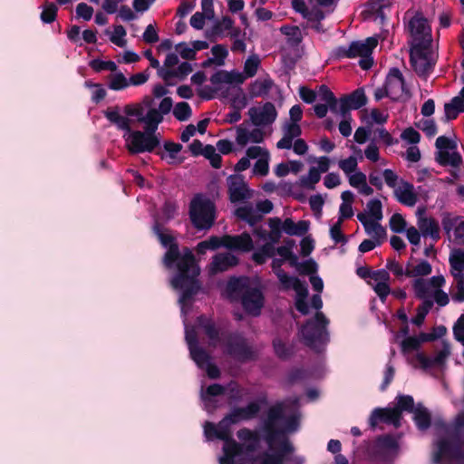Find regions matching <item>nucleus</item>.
<instances>
[{"mask_svg": "<svg viewBox=\"0 0 464 464\" xmlns=\"http://www.w3.org/2000/svg\"><path fill=\"white\" fill-rule=\"evenodd\" d=\"M420 231L423 237H430L437 242L440 238L439 222L433 218H421L418 221Z\"/></svg>", "mask_w": 464, "mask_h": 464, "instance_id": "25", "label": "nucleus"}, {"mask_svg": "<svg viewBox=\"0 0 464 464\" xmlns=\"http://www.w3.org/2000/svg\"><path fill=\"white\" fill-rule=\"evenodd\" d=\"M237 436L240 440L250 442L246 446V450L250 452L256 450V445L260 441L259 434L256 431L251 430L247 428H242L238 430Z\"/></svg>", "mask_w": 464, "mask_h": 464, "instance_id": "32", "label": "nucleus"}, {"mask_svg": "<svg viewBox=\"0 0 464 464\" xmlns=\"http://www.w3.org/2000/svg\"><path fill=\"white\" fill-rule=\"evenodd\" d=\"M90 67L95 72H102L104 70H108L111 72H115L117 70V65L112 61H102L100 59H93L90 62Z\"/></svg>", "mask_w": 464, "mask_h": 464, "instance_id": "57", "label": "nucleus"}, {"mask_svg": "<svg viewBox=\"0 0 464 464\" xmlns=\"http://www.w3.org/2000/svg\"><path fill=\"white\" fill-rule=\"evenodd\" d=\"M173 115L179 121H188L192 115L190 105L186 102H178L174 107Z\"/></svg>", "mask_w": 464, "mask_h": 464, "instance_id": "47", "label": "nucleus"}, {"mask_svg": "<svg viewBox=\"0 0 464 464\" xmlns=\"http://www.w3.org/2000/svg\"><path fill=\"white\" fill-rule=\"evenodd\" d=\"M261 406L257 401H250L245 407H235L231 411L226 414L217 425V439L227 440L233 439L231 426L241 420H250L255 419L260 412Z\"/></svg>", "mask_w": 464, "mask_h": 464, "instance_id": "6", "label": "nucleus"}, {"mask_svg": "<svg viewBox=\"0 0 464 464\" xmlns=\"http://www.w3.org/2000/svg\"><path fill=\"white\" fill-rule=\"evenodd\" d=\"M321 179L320 170L316 167H311L308 172V176L301 177L299 182L300 186L308 188L314 189L315 184L318 183Z\"/></svg>", "mask_w": 464, "mask_h": 464, "instance_id": "40", "label": "nucleus"}, {"mask_svg": "<svg viewBox=\"0 0 464 464\" xmlns=\"http://www.w3.org/2000/svg\"><path fill=\"white\" fill-rule=\"evenodd\" d=\"M281 32L289 37V40L295 45L302 41V34L297 26H283Z\"/></svg>", "mask_w": 464, "mask_h": 464, "instance_id": "63", "label": "nucleus"}, {"mask_svg": "<svg viewBox=\"0 0 464 464\" xmlns=\"http://www.w3.org/2000/svg\"><path fill=\"white\" fill-rule=\"evenodd\" d=\"M248 114L253 124L256 126L272 124L277 116L276 107L270 102H266L261 111H258L256 107L250 108Z\"/></svg>", "mask_w": 464, "mask_h": 464, "instance_id": "16", "label": "nucleus"}, {"mask_svg": "<svg viewBox=\"0 0 464 464\" xmlns=\"http://www.w3.org/2000/svg\"><path fill=\"white\" fill-rule=\"evenodd\" d=\"M203 156L208 159L210 165L215 169H220L222 166V157L216 152V148L210 144L204 147Z\"/></svg>", "mask_w": 464, "mask_h": 464, "instance_id": "49", "label": "nucleus"}, {"mask_svg": "<svg viewBox=\"0 0 464 464\" xmlns=\"http://www.w3.org/2000/svg\"><path fill=\"white\" fill-rule=\"evenodd\" d=\"M367 209L369 217L375 221L382 219V205L381 200L377 198L371 199L367 203Z\"/></svg>", "mask_w": 464, "mask_h": 464, "instance_id": "50", "label": "nucleus"}, {"mask_svg": "<svg viewBox=\"0 0 464 464\" xmlns=\"http://www.w3.org/2000/svg\"><path fill=\"white\" fill-rule=\"evenodd\" d=\"M433 306V301L427 299L422 301L421 304L417 308L416 315L411 319V323L417 326H420L425 320V317Z\"/></svg>", "mask_w": 464, "mask_h": 464, "instance_id": "41", "label": "nucleus"}, {"mask_svg": "<svg viewBox=\"0 0 464 464\" xmlns=\"http://www.w3.org/2000/svg\"><path fill=\"white\" fill-rule=\"evenodd\" d=\"M299 426L296 414H285L283 402L271 406L264 420L262 431L269 450L274 452L265 453L260 464H284L285 457L295 450L288 435L297 431Z\"/></svg>", "mask_w": 464, "mask_h": 464, "instance_id": "2", "label": "nucleus"}, {"mask_svg": "<svg viewBox=\"0 0 464 464\" xmlns=\"http://www.w3.org/2000/svg\"><path fill=\"white\" fill-rule=\"evenodd\" d=\"M221 246H224V236H211L208 239L198 243L196 252L198 255H205L207 250H217Z\"/></svg>", "mask_w": 464, "mask_h": 464, "instance_id": "34", "label": "nucleus"}, {"mask_svg": "<svg viewBox=\"0 0 464 464\" xmlns=\"http://www.w3.org/2000/svg\"><path fill=\"white\" fill-rule=\"evenodd\" d=\"M430 46L427 43L412 44L410 50V63L414 72L420 77H428L435 66L436 62L430 57Z\"/></svg>", "mask_w": 464, "mask_h": 464, "instance_id": "9", "label": "nucleus"}, {"mask_svg": "<svg viewBox=\"0 0 464 464\" xmlns=\"http://www.w3.org/2000/svg\"><path fill=\"white\" fill-rule=\"evenodd\" d=\"M238 263L239 259L236 256L230 253H218L213 256L208 272L210 275H217L237 266Z\"/></svg>", "mask_w": 464, "mask_h": 464, "instance_id": "18", "label": "nucleus"}, {"mask_svg": "<svg viewBox=\"0 0 464 464\" xmlns=\"http://www.w3.org/2000/svg\"><path fill=\"white\" fill-rule=\"evenodd\" d=\"M395 408L400 410L401 415L402 411L414 412L416 408L414 407L413 397L411 395H398Z\"/></svg>", "mask_w": 464, "mask_h": 464, "instance_id": "51", "label": "nucleus"}, {"mask_svg": "<svg viewBox=\"0 0 464 464\" xmlns=\"http://www.w3.org/2000/svg\"><path fill=\"white\" fill-rule=\"evenodd\" d=\"M235 216L254 227L263 219V215L255 210L251 205L239 207L235 210Z\"/></svg>", "mask_w": 464, "mask_h": 464, "instance_id": "27", "label": "nucleus"}, {"mask_svg": "<svg viewBox=\"0 0 464 464\" xmlns=\"http://www.w3.org/2000/svg\"><path fill=\"white\" fill-rule=\"evenodd\" d=\"M415 296L422 301L429 299L430 284L423 278H417L412 283Z\"/></svg>", "mask_w": 464, "mask_h": 464, "instance_id": "44", "label": "nucleus"}, {"mask_svg": "<svg viewBox=\"0 0 464 464\" xmlns=\"http://www.w3.org/2000/svg\"><path fill=\"white\" fill-rule=\"evenodd\" d=\"M450 265L451 270L458 272L457 275H462L464 271V250L455 249L450 256Z\"/></svg>", "mask_w": 464, "mask_h": 464, "instance_id": "46", "label": "nucleus"}, {"mask_svg": "<svg viewBox=\"0 0 464 464\" xmlns=\"http://www.w3.org/2000/svg\"><path fill=\"white\" fill-rule=\"evenodd\" d=\"M227 392V388L219 383H213L208 386L205 392L201 393V399L205 402H213V397L223 395Z\"/></svg>", "mask_w": 464, "mask_h": 464, "instance_id": "45", "label": "nucleus"}, {"mask_svg": "<svg viewBox=\"0 0 464 464\" xmlns=\"http://www.w3.org/2000/svg\"><path fill=\"white\" fill-rule=\"evenodd\" d=\"M462 218L459 216L452 217L450 213H444L441 225L444 231L450 236V232L457 227Z\"/></svg>", "mask_w": 464, "mask_h": 464, "instance_id": "54", "label": "nucleus"}, {"mask_svg": "<svg viewBox=\"0 0 464 464\" xmlns=\"http://www.w3.org/2000/svg\"><path fill=\"white\" fill-rule=\"evenodd\" d=\"M152 231L160 244L164 247H168L163 263L167 268L176 267V273L170 279V285L173 289L180 291L179 303L185 305L201 289V283L198 279L200 267L189 248L186 247L183 254L180 253L175 237L164 232L168 229L164 228L158 219L152 226Z\"/></svg>", "mask_w": 464, "mask_h": 464, "instance_id": "1", "label": "nucleus"}, {"mask_svg": "<svg viewBox=\"0 0 464 464\" xmlns=\"http://www.w3.org/2000/svg\"><path fill=\"white\" fill-rule=\"evenodd\" d=\"M105 118L118 130L129 132L126 138L128 151L132 154H140L144 152H153L160 145L159 136H150L149 133H143L141 130H131L130 120L120 114V108L115 106L104 111Z\"/></svg>", "mask_w": 464, "mask_h": 464, "instance_id": "3", "label": "nucleus"}, {"mask_svg": "<svg viewBox=\"0 0 464 464\" xmlns=\"http://www.w3.org/2000/svg\"><path fill=\"white\" fill-rule=\"evenodd\" d=\"M246 80V76L242 72L237 71H225L219 70L213 73L210 77V82L214 85H218L222 83H237L242 84Z\"/></svg>", "mask_w": 464, "mask_h": 464, "instance_id": "21", "label": "nucleus"}, {"mask_svg": "<svg viewBox=\"0 0 464 464\" xmlns=\"http://www.w3.org/2000/svg\"><path fill=\"white\" fill-rule=\"evenodd\" d=\"M276 254V248L273 244L266 243L257 251L252 255L253 261L257 265H263L266 259L273 257Z\"/></svg>", "mask_w": 464, "mask_h": 464, "instance_id": "37", "label": "nucleus"}, {"mask_svg": "<svg viewBox=\"0 0 464 464\" xmlns=\"http://www.w3.org/2000/svg\"><path fill=\"white\" fill-rule=\"evenodd\" d=\"M198 324L204 329L206 335L209 338L214 345L220 342L219 330L212 321L208 320L206 317L201 315L198 318Z\"/></svg>", "mask_w": 464, "mask_h": 464, "instance_id": "35", "label": "nucleus"}, {"mask_svg": "<svg viewBox=\"0 0 464 464\" xmlns=\"http://www.w3.org/2000/svg\"><path fill=\"white\" fill-rule=\"evenodd\" d=\"M224 247L234 251L249 252L254 248V243L247 232L237 236L225 235Z\"/></svg>", "mask_w": 464, "mask_h": 464, "instance_id": "19", "label": "nucleus"}, {"mask_svg": "<svg viewBox=\"0 0 464 464\" xmlns=\"http://www.w3.org/2000/svg\"><path fill=\"white\" fill-rule=\"evenodd\" d=\"M414 421L420 430H428L431 425V416L429 411L420 404L414 411Z\"/></svg>", "mask_w": 464, "mask_h": 464, "instance_id": "33", "label": "nucleus"}, {"mask_svg": "<svg viewBox=\"0 0 464 464\" xmlns=\"http://www.w3.org/2000/svg\"><path fill=\"white\" fill-rule=\"evenodd\" d=\"M223 453L224 455L219 459L220 464H235V458L244 453V446L234 439L225 440Z\"/></svg>", "mask_w": 464, "mask_h": 464, "instance_id": "22", "label": "nucleus"}, {"mask_svg": "<svg viewBox=\"0 0 464 464\" xmlns=\"http://www.w3.org/2000/svg\"><path fill=\"white\" fill-rule=\"evenodd\" d=\"M318 96L320 101L324 102V104L329 105V109L332 112H338V100L326 85L322 84L319 87Z\"/></svg>", "mask_w": 464, "mask_h": 464, "instance_id": "36", "label": "nucleus"}, {"mask_svg": "<svg viewBox=\"0 0 464 464\" xmlns=\"http://www.w3.org/2000/svg\"><path fill=\"white\" fill-rule=\"evenodd\" d=\"M318 270L317 263L310 258L304 262H300L297 271L302 276H314Z\"/></svg>", "mask_w": 464, "mask_h": 464, "instance_id": "56", "label": "nucleus"}, {"mask_svg": "<svg viewBox=\"0 0 464 464\" xmlns=\"http://www.w3.org/2000/svg\"><path fill=\"white\" fill-rule=\"evenodd\" d=\"M248 277L246 276H231L227 283V291L229 294L243 295L246 289L250 288Z\"/></svg>", "mask_w": 464, "mask_h": 464, "instance_id": "31", "label": "nucleus"}, {"mask_svg": "<svg viewBox=\"0 0 464 464\" xmlns=\"http://www.w3.org/2000/svg\"><path fill=\"white\" fill-rule=\"evenodd\" d=\"M129 86V81L122 72H117L111 75L109 88L113 91H121Z\"/></svg>", "mask_w": 464, "mask_h": 464, "instance_id": "53", "label": "nucleus"}, {"mask_svg": "<svg viewBox=\"0 0 464 464\" xmlns=\"http://www.w3.org/2000/svg\"><path fill=\"white\" fill-rule=\"evenodd\" d=\"M389 225L392 232L402 233L406 228L407 223L401 214L395 213L391 217Z\"/></svg>", "mask_w": 464, "mask_h": 464, "instance_id": "58", "label": "nucleus"}, {"mask_svg": "<svg viewBox=\"0 0 464 464\" xmlns=\"http://www.w3.org/2000/svg\"><path fill=\"white\" fill-rule=\"evenodd\" d=\"M264 302L265 296L262 291L257 287L246 289L241 296V304L245 312L253 316L260 314Z\"/></svg>", "mask_w": 464, "mask_h": 464, "instance_id": "12", "label": "nucleus"}, {"mask_svg": "<svg viewBox=\"0 0 464 464\" xmlns=\"http://www.w3.org/2000/svg\"><path fill=\"white\" fill-rule=\"evenodd\" d=\"M420 347V343L418 336H408L401 341V348L402 353H408L412 351H418Z\"/></svg>", "mask_w": 464, "mask_h": 464, "instance_id": "59", "label": "nucleus"}, {"mask_svg": "<svg viewBox=\"0 0 464 464\" xmlns=\"http://www.w3.org/2000/svg\"><path fill=\"white\" fill-rule=\"evenodd\" d=\"M268 225L271 229V231L267 233V238L270 240L269 243L273 245L276 244L279 242L281 238V234L283 230L282 220L277 217L271 218L268 219Z\"/></svg>", "mask_w": 464, "mask_h": 464, "instance_id": "39", "label": "nucleus"}, {"mask_svg": "<svg viewBox=\"0 0 464 464\" xmlns=\"http://www.w3.org/2000/svg\"><path fill=\"white\" fill-rule=\"evenodd\" d=\"M283 231L289 236H304L309 229V221L300 220L295 223L290 218L282 222Z\"/></svg>", "mask_w": 464, "mask_h": 464, "instance_id": "28", "label": "nucleus"}, {"mask_svg": "<svg viewBox=\"0 0 464 464\" xmlns=\"http://www.w3.org/2000/svg\"><path fill=\"white\" fill-rule=\"evenodd\" d=\"M368 235H372L374 240H382L386 237L385 228L379 223V221L372 220L368 225V230H365Z\"/></svg>", "mask_w": 464, "mask_h": 464, "instance_id": "52", "label": "nucleus"}, {"mask_svg": "<svg viewBox=\"0 0 464 464\" xmlns=\"http://www.w3.org/2000/svg\"><path fill=\"white\" fill-rule=\"evenodd\" d=\"M189 218L197 230H208L215 224L216 206L208 198L196 196L189 205Z\"/></svg>", "mask_w": 464, "mask_h": 464, "instance_id": "7", "label": "nucleus"}, {"mask_svg": "<svg viewBox=\"0 0 464 464\" xmlns=\"http://www.w3.org/2000/svg\"><path fill=\"white\" fill-rule=\"evenodd\" d=\"M229 200L237 203L251 198V191L247 188L243 176L231 175L227 179Z\"/></svg>", "mask_w": 464, "mask_h": 464, "instance_id": "14", "label": "nucleus"}, {"mask_svg": "<svg viewBox=\"0 0 464 464\" xmlns=\"http://www.w3.org/2000/svg\"><path fill=\"white\" fill-rule=\"evenodd\" d=\"M375 37H368L365 41H353L348 46L341 45L333 51L335 59H353L360 57L359 65L362 70H369L373 64L372 53L377 46Z\"/></svg>", "mask_w": 464, "mask_h": 464, "instance_id": "5", "label": "nucleus"}, {"mask_svg": "<svg viewBox=\"0 0 464 464\" xmlns=\"http://www.w3.org/2000/svg\"><path fill=\"white\" fill-rule=\"evenodd\" d=\"M211 53L214 55L213 59L216 61V64L222 66L225 63V59L228 55L227 47L223 44H216L211 48Z\"/></svg>", "mask_w": 464, "mask_h": 464, "instance_id": "60", "label": "nucleus"}, {"mask_svg": "<svg viewBox=\"0 0 464 464\" xmlns=\"http://www.w3.org/2000/svg\"><path fill=\"white\" fill-rule=\"evenodd\" d=\"M223 345L225 353L241 363L257 359L256 351L248 343L247 339L238 332L227 334Z\"/></svg>", "mask_w": 464, "mask_h": 464, "instance_id": "8", "label": "nucleus"}, {"mask_svg": "<svg viewBox=\"0 0 464 464\" xmlns=\"http://www.w3.org/2000/svg\"><path fill=\"white\" fill-rule=\"evenodd\" d=\"M457 442L453 443L447 439H442L438 442V450L434 453L433 460L440 463L444 457L449 459H460L462 453V442L457 437Z\"/></svg>", "mask_w": 464, "mask_h": 464, "instance_id": "15", "label": "nucleus"}, {"mask_svg": "<svg viewBox=\"0 0 464 464\" xmlns=\"http://www.w3.org/2000/svg\"><path fill=\"white\" fill-rule=\"evenodd\" d=\"M113 29L114 32L110 37L111 42L119 47H124L126 45V40L123 39V37L126 35L125 28L119 24L114 25Z\"/></svg>", "mask_w": 464, "mask_h": 464, "instance_id": "62", "label": "nucleus"}, {"mask_svg": "<svg viewBox=\"0 0 464 464\" xmlns=\"http://www.w3.org/2000/svg\"><path fill=\"white\" fill-rule=\"evenodd\" d=\"M272 345L275 354L282 361L289 360L295 353L294 346L287 344L279 337L273 339Z\"/></svg>", "mask_w": 464, "mask_h": 464, "instance_id": "30", "label": "nucleus"}, {"mask_svg": "<svg viewBox=\"0 0 464 464\" xmlns=\"http://www.w3.org/2000/svg\"><path fill=\"white\" fill-rule=\"evenodd\" d=\"M189 353L191 359L200 369H204V367L210 362L211 357L209 353L200 346L191 348V350H189Z\"/></svg>", "mask_w": 464, "mask_h": 464, "instance_id": "38", "label": "nucleus"}, {"mask_svg": "<svg viewBox=\"0 0 464 464\" xmlns=\"http://www.w3.org/2000/svg\"><path fill=\"white\" fill-rule=\"evenodd\" d=\"M227 388V401L229 404L241 401L243 399V390L236 382H230Z\"/></svg>", "mask_w": 464, "mask_h": 464, "instance_id": "48", "label": "nucleus"}, {"mask_svg": "<svg viewBox=\"0 0 464 464\" xmlns=\"http://www.w3.org/2000/svg\"><path fill=\"white\" fill-rule=\"evenodd\" d=\"M58 7L57 5L49 1H45L43 5V11L40 14L41 21L44 24H51L56 20Z\"/></svg>", "mask_w": 464, "mask_h": 464, "instance_id": "42", "label": "nucleus"}, {"mask_svg": "<svg viewBox=\"0 0 464 464\" xmlns=\"http://www.w3.org/2000/svg\"><path fill=\"white\" fill-rule=\"evenodd\" d=\"M431 265L427 260H421L412 269L406 268L405 276L408 277L425 276L431 273Z\"/></svg>", "mask_w": 464, "mask_h": 464, "instance_id": "43", "label": "nucleus"}, {"mask_svg": "<svg viewBox=\"0 0 464 464\" xmlns=\"http://www.w3.org/2000/svg\"><path fill=\"white\" fill-rule=\"evenodd\" d=\"M339 112L343 118L351 119L350 111L358 110L367 104L368 98L363 88H357L349 94L343 95L340 100Z\"/></svg>", "mask_w": 464, "mask_h": 464, "instance_id": "11", "label": "nucleus"}, {"mask_svg": "<svg viewBox=\"0 0 464 464\" xmlns=\"http://www.w3.org/2000/svg\"><path fill=\"white\" fill-rule=\"evenodd\" d=\"M454 278L456 279V293L452 295V299L455 302L462 303L464 302V276L463 275H455L453 274Z\"/></svg>", "mask_w": 464, "mask_h": 464, "instance_id": "64", "label": "nucleus"}, {"mask_svg": "<svg viewBox=\"0 0 464 464\" xmlns=\"http://www.w3.org/2000/svg\"><path fill=\"white\" fill-rule=\"evenodd\" d=\"M409 28L413 37V44L427 43L431 45V29L424 17L413 16L409 23Z\"/></svg>", "mask_w": 464, "mask_h": 464, "instance_id": "13", "label": "nucleus"}, {"mask_svg": "<svg viewBox=\"0 0 464 464\" xmlns=\"http://www.w3.org/2000/svg\"><path fill=\"white\" fill-rule=\"evenodd\" d=\"M401 82V91L404 92L407 96V98H410L411 96L410 91L406 88V82L405 79L397 67H392L390 69L385 83L382 88H377L374 92V99L376 101H380L384 97H391L392 101H398L399 97H392L393 94V82Z\"/></svg>", "mask_w": 464, "mask_h": 464, "instance_id": "10", "label": "nucleus"}, {"mask_svg": "<svg viewBox=\"0 0 464 464\" xmlns=\"http://www.w3.org/2000/svg\"><path fill=\"white\" fill-rule=\"evenodd\" d=\"M328 324L329 320L322 312H317L314 318L307 320L301 328L304 344L316 353L322 352L330 341Z\"/></svg>", "mask_w": 464, "mask_h": 464, "instance_id": "4", "label": "nucleus"}, {"mask_svg": "<svg viewBox=\"0 0 464 464\" xmlns=\"http://www.w3.org/2000/svg\"><path fill=\"white\" fill-rule=\"evenodd\" d=\"M401 415L400 414V410L396 408H378L372 412L369 418V424L372 428H375L378 422L382 421L387 424H392L398 428L401 425Z\"/></svg>", "mask_w": 464, "mask_h": 464, "instance_id": "17", "label": "nucleus"}, {"mask_svg": "<svg viewBox=\"0 0 464 464\" xmlns=\"http://www.w3.org/2000/svg\"><path fill=\"white\" fill-rule=\"evenodd\" d=\"M164 150L168 152L166 155L161 151H157V155L160 157L161 160H167L169 164H171L178 160V163H182L184 161V158H179L178 154L181 151L183 146L180 143H176L171 140H165L163 144Z\"/></svg>", "mask_w": 464, "mask_h": 464, "instance_id": "26", "label": "nucleus"}, {"mask_svg": "<svg viewBox=\"0 0 464 464\" xmlns=\"http://www.w3.org/2000/svg\"><path fill=\"white\" fill-rule=\"evenodd\" d=\"M192 66L188 62L181 63L177 69H165L160 68L158 75L166 82L167 85H171L169 80L172 78H179L184 80L191 72Z\"/></svg>", "mask_w": 464, "mask_h": 464, "instance_id": "20", "label": "nucleus"}, {"mask_svg": "<svg viewBox=\"0 0 464 464\" xmlns=\"http://www.w3.org/2000/svg\"><path fill=\"white\" fill-rule=\"evenodd\" d=\"M307 377L308 372L306 370L303 368H294L288 372L286 381L288 384L293 385L298 382L305 380Z\"/></svg>", "mask_w": 464, "mask_h": 464, "instance_id": "61", "label": "nucleus"}, {"mask_svg": "<svg viewBox=\"0 0 464 464\" xmlns=\"http://www.w3.org/2000/svg\"><path fill=\"white\" fill-rule=\"evenodd\" d=\"M273 85L274 82L270 78H266L263 81L256 80L249 86V94L252 98L266 97L268 95Z\"/></svg>", "mask_w": 464, "mask_h": 464, "instance_id": "29", "label": "nucleus"}, {"mask_svg": "<svg viewBox=\"0 0 464 464\" xmlns=\"http://www.w3.org/2000/svg\"><path fill=\"white\" fill-rule=\"evenodd\" d=\"M260 60L258 56L253 55L248 57L244 64V73L246 77H254L256 74Z\"/></svg>", "mask_w": 464, "mask_h": 464, "instance_id": "55", "label": "nucleus"}, {"mask_svg": "<svg viewBox=\"0 0 464 464\" xmlns=\"http://www.w3.org/2000/svg\"><path fill=\"white\" fill-rule=\"evenodd\" d=\"M392 5L391 0H369L367 2V12L375 16V20L383 25L387 22L385 9H389Z\"/></svg>", "mask_w": 464, "mask_h": 464, "instance_id": "24", "label": "nucleus"}, {"mask_svg": "<svg viewBox=\"0 0 464 464\" xmlns=\"http://www.w3.org/2000/svg\"><path fill=\"white\" fill-rule=\"evenodd\" d=\"M402 188L394 190L397 200L405 206L413 207L418 200L417 195L414 192V186L407 181H401Z\"/></svg>", "mask_w": 464, "mask_h": 464, "instance_id": "23", "label": "nucleus"}]
</instances>
